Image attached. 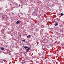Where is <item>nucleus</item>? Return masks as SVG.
I'll list each match as a JSON object with an SVG mask.
<instances>
[{
	"label": "nucleus",
	"mask_w": 64,
	"mask_h": 64,
	"mask_svg": "<svg viewBox=\"0 0 64 64\" xmlns=\"http://www.w3.org/2000/svg\"><path fill=\"white\" fill-rule=\"evenodd\" d=\"M33 14L34 15H37V12L35 11H34L33 12Z\"/></svg>",
	"instance_id": "1"
},
{
	"label": "nucleus",
	"mask_w": 64,
	"mask_h": 64,
	"mask_svg": "<svg viewBox=\"0 0 64 64\" xmlns=\"http://www.w3.org/2000/svg\"><path fill=\"white\" fill-rule=\"evenodd\" d=\"M1 50L2 51H4V50H5V48H2Z\"/></svg>",
	"instance_id": "2"
},
{
	"label": "nucleus",
	"mask_w": 64,
	"mask_h": 64,
	"mask_svg": "<svg viewBox=\"0 0 64 64\" xmlns=\"http://www.w3.org/2000/svg\"><path fill=\"white\" fill-rule=\"evenodd\" d=\"M30 36H31V35H29L28 36H27V38H30Z\"/></svg>",
	"instance_id": "3"
},
{
	"label": "nucleus",
	"mask_w": 64,
	"mask_h": 64,
	"mask_svg": "<svg viewBox=\"0 0 64 64\" xmlns=\"http://www.w3.org/2000/svg\"><path fill=\"white\" fill-rule=\"evenodd\" d=\"M30 48H29L28 49H26L27 51L28 52L29 50H30Z\"/></svg>",
	"instance_id": "4"
},
{
	"label": "nucleus",
	"mask_w": 64,
	"mask_h": 64,
	"mask_svg": "<svg viewBox=\"0 0 64 64\" xmlns=\"http://www.w3.org/2000/svg\"><path fill=\"white\" fill-rule=\"evenodd\" d=\"M16 24H19L20 23V22L19 21H18L16 22Z\"/></svg>",
	"instance_id": "5"
},
{
	"label": "nucleus",
	"mask_w": 64,
	"mask_h": 64,
	"mask_svg": "<svg viewBox=\"0 0 64 64\" xmlns=\"http://www.w3.org/2000/svg\"><path fill=\"white\" fill-rule=\"evenodd\" d=\"M28 48V46H26L24 48V49H27V48Z\"/></svg>",
	"instance_id": "6"
},
{
	"label": "nucleus",
	"mask_w": 64,
	"mask_h": 64,
	"mask_svg": "<svg viewBox=\"0 0 64 64\" xmlns=\"http://www.w3.org/2000/svg\"><path fill=\"white\" fill-rule=\"evenodd\" d=\"M57 26H58V24H56L55 25V26L56 27Z\"/></svg>",
	"instance_id": "7"
},
{
	"label": "nucleus",
	"mask_w": 64,
	"mask_h": 64,
	"mask_svg": "<svg viewBox=\"0 0 64 64\" xmlns=\"http://www.w3.org/2000/svg\"><path fill=\"white\" fill-rule=\"evenodd\" d=\"M60 15L62 16L63 15V14H61Z\"/></svg>",
	"instance_id": "8"
},
{
	"label": "nucleus",
	"mask_w": 64,
	"mask_h": 64,
	"mask_svg": "<svg viewBox=\"0 0 64 64\" xmlns=\"http://www.w3.org/2000/svg\"><path fill=\"white\" fill-rule=\"evenodd\" d=\"M25 40H23L22 41V42H25Z\"/></svg>",
	"instance_id": "9"
},
{
	"label": "nucleus",
	"mask_w": 64,
	"mask_h": 64,
	"mask_svg": "<svg viewBox=\"0 0 64 64\" xmlns=\"http://www.w3.org/2000/svg\"><path fill=\"white\" fill-rule=\"evenodd\" d=\"M2 17L3 18H5V17H4V15H2Z\"/></svg>",
	"instance_id": "10"
},
{
	"label": "nucleus",
	"mask_w": 64,
	"mask_h": 64,
	"mask_svg": "<svg viewBox=\"0 0 64 64\" xmlns=\"http://www.w3.org/2000/svg\"><path fill=\"white\" fill-rule=\"evenodd\" d=\"M12 15H13V14H14V13H12Z\"/></svg>",
	"instance_id": "11"
},
{
	"label": "nucleus",
	"mask_w": 64,
	"mask_h": 64,
	"mask_svg": "<svg viewBox=\"0 0 64 64\" xmlns=\"http://www.w3.org/2000/svg\"><path fill=\"white\" fill-rule=\"evenodd\" d=\"M19 6H20V4L19 5Z\"/></svg>",
	"instance_id": "12"
},
{
	"label": "nucleus",
	"mask_w": 64,
	"mask_h": 64,
	"mask_svg": "<svg viewBox=\"0 0 64 64\" xmlns=\"http://www.w3.org/2000/svg\"><path fill=\"white\" fill-rule=\"evenodd\" d=\"M54 61L53 60V62H54Z\"/></svg>",
	"instance_id": "13"
},
{
	"label": "nucleus",
	"mask_w": 64,
	"mask_h": 64,
	"mask_svg": "<svg viewBox=\"0 0 64 64\" xmlns=\"http://www.w3.org/2000/svg\"><path fill=\"white\" fill-rule=\"evenodd\" d=\"M54 64H55V63H54Z\"/></svg>",
	"instance_id": "14"
}]
</instances>
